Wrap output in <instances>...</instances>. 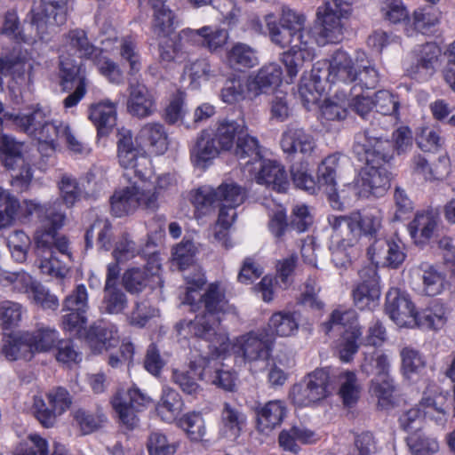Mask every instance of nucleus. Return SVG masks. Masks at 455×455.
Here are the masks:
<instances>
[{
	"label": "nucleus",
	"instance_id": "obj_7",
	"mask_svg": "<svg viewBox=\"0 0 455 455\" xmlns=\"http://www.w3.org/2000/svg\"><path fill=\"white\" fill-rule=\"evenodd\" d=\"M331 394L330 372L320 368L305 375L294 384L290 391L292 403L299 407H307L318 403Z\"/></svg>",
	"mask_w": 455,
	"mask_h": 455
},
{
	"label": "nucleus",
	"instance_id": "obj_21",
	"mask_svg": "<svg viewBox=\"0 0 455 455\" xmlns=\"http://www.w3.org/2000/svg\"><path fill=\"white\" fill-rule=\"evenodd\" d=\"M62 46L68 54L90 60L101 50L90 42L86 31L82 28L70 29L64 34Z\"/></svg>",
	"mask_w": 455,
	"mask_h": 455
},
{
	"label": "nucleus",
	"instance_id": "obj_40",
	"mask_svg": "<svg viewBox=\"0 0 455 455\" xmlns=\"http://www.w3.org/2000/svg\"><path fill=\"white\" fill-rule=\"evenodd\" d=\"M24 340L28 342L31 353L46 352L56 346L59 338L55 329L41 326L33 332H25Z\"/></svg>",
	"mask_w": 455,
	"mask_h": 455
},
{
	"label": "nucleus",
	"instance_id": "obj_9",
	"mask_svg": "<svg viewBox=\"0 0 455 455\" xmlns=\"http://www.w3.org/2000/svg\"><path fill=\"white\" fill-rule=\"evenodd\" d=\"M272 341L264 331H251L234 340L232 350L245 363L267 361L270 355Z\"/></svg>",
	"mask_w": 455,
	"mask_h": 455
},
{
	"label": "nucleus",
	"instance_id": "obj_11",
	"mask_svg": "<svg viewBox=\"0 0 455 455\" xmlns=\"http://www.w3.org/2000/svg\"><path fill=\"white\" fill-rule=\"evenodd\" d=\"M149 401L150 398L148 395L133 387L117 392L112 400V404L121 422L129 429H133L139 425L137 412Z\"/></svg>",
	"mask_w": 455,
	"mask_h": 455
},
{
	"label": "nucleus",
	"instance_id": "obj_43",
	"mask_svg": "<svg viewBox=\"0 0 455 455\" xmlns=\"http://www.w3.org/2000/svg\"><path fill=\"white\" fill-rule=\"evenodd\" d=\"M314 437V433L305 427H291L289 429H283L278 436V443L281 448L286 451L298 453L299 446L298 443H308Z\"/></svg>",
	"mask_w": 455,
	"mask_h": 455
},
{
	"label": "nucleus",
	"instance_id": "obj_10",
	"mask_svg": "<svg viewBox=\"0 0 455 455\" xmlns=\"http://www.w3.org/2000/svg\"><path fill=\"white\" fill-rule=\"evenodd\" d=\"M46 400H35L36 417L44 427H51L57 418L70 407L72 397L67 389L58 387L46 394Z\"/></svg>",
	"mask_w": 455,
	"mask_h": 455
},
{
	"label": "nucleus",
	"instance_id": "obj_18",
	"mask_svg": "<svg viewBox=\"0 0 455 455\" xmlns=\"http://www.w3.org/2000/svg\"><path fill=\"white\" fill-rule=\"evenodd\" d=\"M159 269V264L151 268L148 267H129L122 275V286L130 294H140L147 287H154L155 283H160Z\"/></svg>",
	"mask_w": 455,
	"mask_h": 455
},
{
	"label": "nucleus",
	"instance_id": "obj_6",
	"mask_svg": "<svg viewBox=\"0 0 455 455\" xmlns=\"http://www.w3.org/2000/svg\"><path fill=\"white\" fill-rule=\"evenodd\" d=\"M350 12L349 4L344 0H327L317 10L319 23L315 28V42L319 45L336 44L342 40L344 24L342 20Z\"/></svg>",
	"mask_w": 455,
	"mask_h": 455
},
{
	"label": "nucleus",
	"instance_id": "obj_5",
	"mask_svg": "<svg viewBox=\"0 0 455 455\" xmlns=\"http://www.w3.org/2000/svg\"><path fill=\"white\" fill-rule=\"evenodd\" d=\"M220 317L199 312L194 320H181L175 324L178 336L189 335L209 342V347L218 354L225 353L229 347L228 337L220 329Z\"/></svg>",
	"mask_w": 455,
	"mask_h": 455
},
{
	"label": "nucleus",
	"instance_id": "obj_48",
	"mask_svg": "<svg viewBox=\"0 0 455 455\" xmlns=\"http://www.w3.org/2000/svg\"><path fill=\"white\" fill-rule=\"evenodd\" d=\"M97 237V245L105 251L112 246L113 231L112 225L108 220L98 219L86 231L85 242L87 247H92L93 236Z\"/></svg>",
	"mask_w": 455,
	"mask_h": 455
},
{
	"label": "nucleus",
	"instance_id": "obj_31",
	"mask_svg": "<svg viewBox=\"0 0 455 455\" xmlns=\"http://www.w3.org/2000/svg\"><path fill=\"white\" fill-rule=\"evenodd\" d=\"M339 165V158L336 156H329L318 167V185L328 194L331 206L339 209L340 204L338 200L336 189V172Z\"/></svg>",
	"mask_w": 455,
	"mask_h": 455
},
{
	"label": "nucleus",
	"instance_id": "obj_54",
	"mask_svg": "<svg viewBox=\"0 0 455 455\" xmlns=\"http://www.w3.org/2000/svg\"><path fill=\"white\" fill-rule=\"evenodd\" d=\"M60 197L63 204L70 208L81 199L82 188L77 180L70 174L64 173L58 181Z\"/></svg>",
	"mask_w": 455,
	"mask_h": 455
},
{
	"label": "nucleus",
	"instance_id": "obj_4",
	"mask_svg": "<svg viewBox=\"0 0 455 455\" xmlns=\"http://www.w3.org/2000/svg\"><path fill=\"white\" fill-rule=\"evenodd\" d=\"M374 119L363 132L355 135L353 152L359 161L378 164L389 163L394 156V141L388 128Z\"/></svg>",
	"mask_w": 455,
	"mask_h": 455
},
{
	"label": "nucleus",
	"instance_id": "obj_61",
	"mask_svg": "<svg viewBox=\"0 0 455 455\" xmlns=\"http://www.w3.org/2000/svg\"><path fill=\"white\" fill-rule=\"evenodd\" d=\"M196 376L201 378L200 372H196L194 365H191L189 370H173L172 379L184 393L196 395L201 392V387Z\"/></svg>",
	"mask_w": 455,
	"mask_h": 455
},
{
	"label": "nucleus",
	"instance_id": "obj_35",
	"mask_svg": "<svg viewBox=\"0 0 455 455\" xmlns=\"http://www.w3.org/2000/svg\"><path fill=\"white\" fill-rule=\"evenodd\" d=\"M154 10L152 29L157 36H171L173 32L174 14L165 5V0H148Z\"/></svg>",
	"mask_w": 455,
	"mask_h": 455
},
{
	"label": "nucleus",
	"instance_id": "obj_20",
	"mask_svg": "<svg viewBox=\"0 0 455 455\" xmlns=\"http://www.w3.org/2000/svg\"><path fill=\"white\" fill-rule=\"evenodd\" d=\"M378 263L397 268L404 261L406 255L400 243L385 238L376 239L368 250Z\"/></svg>",
	"mask_w": 455,
	"mask_h": 455
},
{
	"label": "nucleus",
	"instance_id": "obj_50",
	"mask_svg": "<svg viewBox=\"0 0 455 455\" xmlns=\"http://www.w3.org/2000/svg\"><path fill=\"white\" fill-rule=\"evenodd\" d=\"M243 133L233 148L235 155L242 160L249 158L245 164H252L260 160L259 140L249 134L247 125L243 129Z\"/></svg>",
	"mask_w": 455,
	"mask_h": 455
},
{
	"label": "nucleus",
	"instance_id": "obj_59",
	"mask_svg": "<svg viewBox=\"0 0 455 455\" xmlns=\"http://www.w3.org/2000/svg\"><path fill=\"white\" fill-rule=\"evenodd\" d=\"M20 209L19 200L0 187V228L12 223Z\"/></svg>",
	"mask_w": 455,
	"mask_h": 455
},
{
	"label": "nucleus",
	"instance_id": "obj_14",
	"mask_svg": "<svg viewBox=\"0 0 455 455\" xmlns=\"http://www.w3.org/2000/svg\"><path fill=\"white\" fill-rule=\"evenodd\" d=\"M358 274L361 282L353 291L355 305L361 310L372 308L380 296L377 267L368 265L362 267Z\"/></svg>",
	"mask_w": 455,
	"mask_h": 455
},
{
	"label": "nucleus",
	"instance_id": "obj_30",
	"mask_svg": "<svg viewBox=\"0 0 455 455\" xmlns=\"http://www.w3.org/2000/svg\"><path fill=\"white\" fill-rule=\"evenodd\" d=\"M246 122L243 117L223 119L217 124L212 132L223 151L233 149L240 135H243Z\"/></svg>",
	"mask_w": 455,
	"mask_h": 455
},
{
	"label": "nucleus",
	"instance_id": "obj_36",
	"mask_svg": "<svg viewBox=\"0 0 455 455\" xmlns=\"http://www.w3.org/2000/svg\"><path fill=\"white\" fill-rule=\"evenodd\" d=\"M228 64L235 70L251 68L259 63L257 51L251 46L236 43L227 53Z\"/></svg>",
	"mask_w": 455,
	"mask_h": 455
},
{
	"label": "nucleus",
	"instance_id": "obj_49",
	"mask_svg": "<svg viewBox=\"0 0 455 455\" xmlns=\"http://www.w3.org/2000/svg\"><path fill=\"white\" fill-rule=\"evenodd\" d=\"M245 421L246 417L238 407L228 403H223L220 422L223 430L227 434H229L230 436L236 437L239 435Z\"/></svg>",
	"mask_w": 455,
	"mask_h": 455
},
{
	"label": "nucleus",
	"instance_id": "obj_45",
	"mask_svg": "<svg viewBox=\"0 0 455 455\" xmlns=\"http://www.w3.org/2000/svg\"><path fill=\"white\" fill-rule=\"evenodd\" d=\"M183 401L180 394L170 387H164L157 403L156 411L163 419L173 420L182 411Z\"/></svg>",
	"mask_w": 455,
	"mask_h": 455
},
{
	"label": "nucleus",
	"instance_id": "obj_60",
	"mask_svg": "<svg viewBox=\"0 0 455 455\" xmlns=\"http://www.w3.org/2000/svg\"><path fill=\"white\" fill-rule=\"evenodd\" d=\"M202 379L217 386L227 391H231L235 386V376L229 371H223L217 367L212 371V367L207 365L200 371Z\"/></svg>",
	"mask_w": 455,
	"mask_h": 455
},
{
	"label": "nucleus",
	"instance_id": "obj_47",
	"mask_svg": "<svg viewBox=\"0 0 455 455\" xmlns=\"http://www.w3.org/2000/svg\"><path fill=\"white\" fill-rule=\"evenodd\" d=\"M339 395L343 404L351 407L357 403L361 394V385L357 377L353 371H344L339 376Z\"/></svg>",
	"mask_w": 455,
	"mask_h": 455
},
{
	"label": "nucleus",
	"instance_id": "obj_56",
	"mask_svg": "<svg viewBox=\"0 0 455 455\" xmlns=\"http://www.w3.org/2000/svg\"><path fill=\"white\" fill-rule=\"evenodd\" d=\"M380 13L385 21L390 24H400L409 20L407 7L402 0H383Z\"/></svg>",
	"mask_w": 455,
	"mask_h": 455
},
{
	"label": "nucleus",
	"instance_id": "obj_46",
	"mask_svg": "<svg viewBox=\"0 0 455 455\" xmlns=\"http://www.w3.org/2000/svg\"><path fill=\"white\" fill-rule=\"evenodd\" d=\"M158 37L160 38L158 51L161 62L181 63L187 60L188 51L182 47L176 36L174 37H170V36Z\"/></svg>",
	"mask_w": 455,
	"mask_h": 455
},
{
	"label": "nucleus",
	"instance_id": "obj_57",
	"mask_svg": "<svg viewBox=\"0 0 455 455\" xmlns=\"http://www.w3.org/2000/svg\"><path fill=\"white\" fill-rule=\"evenodd\" d=\"M72 415L74 422L84 435L98 430L105 421V417L102 413H92L82 408L76 409Z\"/></svg>",
	"mask_w": 455,
	"mask_h": 455
},
{
	"label": "nucleus",
	"instance_id": "obj_3",
	"mask_svg": "<svg viewBox=\"0 0 455 455\" xmlns=\"http://www.w3.org/2000/svg\"><path fill=\"white\" fill-rule=\"evenodd\" d=\"M386 313L400 327L441 329L446 322L445 309L438 303L417 312L409 296L398 289H391L386 297Z\"/></svg>",
	"mask_w": 455,
	"mask_h": 455
},
{
	"label": "nucleus",
	"instance_id": "obj_13",
	"mask_svg": "<svg viewBox=\"0 0 455 455\" xmlns=\"http://www.w3.org/2000/svg\"><path fill=\"white\" fill-rule=\"evenodd\" d=\"M356 64L350 56L342 50L336 51L328 66V68L321 74L320 68L312 69V77L317 83L326 79L331 84L342 83L345 84L353 83L355 77Z\"/></svg>",
	"mask_w": 455,
	"mask_h": 455
},
{
	"label": "nucleus",
	"instance_id": "obj_27",
	"mask_svg": "<svg viewBox=\"0 0 455 455\" xmlns=\"http://www.w3.org/2000/svg\"><path fill=\"white\" fill-rule=\"evenodd\" d=\"M441 55L440 47L435 43H427L420 50L419 58L416 64L408 69V75L417 80H426L435 72L438 57Z\"/></svg>",
	"mask_w": 455,
	"mask_h": 455
},
{
	"label": "nucleus",
	"instance_id": "obj_41",
	"mask_svg": "<svg viewBox=\"0 0 455 455\" xmlns=\"http://www.w3.org/2000/svg\"><path fill=\"white\" fill-rule=\"evenodd\" d=\"M111 212L116 217L128 215L138 209L134 183L116 191L110 198Z\"/></svg>",
	"mask_w": 455,
	"mask_h": 455
},
{
	"label": "nucleus",
	"instance_id": "obj_1",
	"mask_svg": "<svg viewBox=\"0 0 455 455\" xmlns=\"http://www.w3.org/2000/svg\"><path fill=\"white\" fill-rule=\"evenodd\" d=\"M61 203L55 201L49 205H40L34 201L26 200L20 209L25 216L38 213L41 226L34 237L36 256L35 266L44 275L63 277L67 271L64 258L70 259L68 242L60 235L58 230L62 228L66 214L60 210Z\"/></svg>",
	"mask_w": 455,
	"mask_h": 455
},
{
	"label": "nucleus",
	"instance_id": "obj_32",
	"mask_svg": "<svg viewBox=\"0 0 455 455\" xmlns=\"http://www.w3.org/2000/svg\"><path fill=\"white\" fill-rule=\"evenodd\" d=\"M221 150L213 133L204 130L198 135L191 150V157L196 165L204 168L205 164L218 156Z\"/></svg>",
	"mask_w": 455,
	"mask_h": 455
},
{
	"label": "nucleus",
	"instance_id": "obj_53",
	"mask_svg": "<svg viewBox=\"0 0 455 455\" xmlns=\"http://www.w3.org/2000/svg\"><path fill=\"white\" fill-rule=\"evenodd\" d=\"M406 443L412 455H433L439 450L438 441L420 430L409 435Z\"/></svg>",
	"mask_w": 455,
	"mask_h": 455
},
{
	"label": "nucleus",
	"instance_id": "obj_12",
	"mask_svg": "<svg viewBox=\"0 0 455 455\" xmlns=\"http://www.w3.org/2000/svg\"><path fill=\"white\" fill-rule=\"evenodd\" d=\"M245 197V189L241 186L234 182L222 183L216 189L206 188L198 189L193 196V203L204 207L220 202L225 206L236 208L243 203Z\"/></svg>",
	"mask_w": 455,
	"mask_h": 455
},
{
	"label": "nucleus",
	"instance_id": "obj_38",
	"mask_svg": "<svg viewBox=\"0 0 455 455\" xmlns=\"http://www.w3.org/2000/svg\"><path fill=\"white\" fill-rule=\"evenodd\" d=\"M299 320L300 315L298 312L279 311L272 315L268 326L276 335L290 337L298 331Z\"/></svg>",
	"mask_w": 455,
	"mask_h": 455
},
{
	"label": "nucleus",
	"instance_id": "obj_55",
	"mask_svg": "<svg viewBox=\"0 0 455 455\" xmlns=\"http://www.w3.org/2000/svg\"><path fill=\"white\" fill-rule=\"evenodd\" d=\"M371 393L378 398V404L387 408L393 403L395 385L393 379L388 375L385 377H374L371 381Z\"/></svg>",
	"mask_w": 455,
	"mask_h": 455
},
{
	"label": "nucleus",
	"instance_id": "obj_16",
	"mask_svg": "<svg viewBox=\"0 0 455 455\" xmlns=\"http://www.w3.org/2000/svg\"><path fill=\"white\" fill-rule=\"evenodd\" d=\"M117 157L119 164L124 169L132 170L134 176L140 182L146 179L142 171L138 167L140 161H147L144 154L133 145L132 133L129 130L122 129L118 132Z\"/></svg>",
	"mask_w": 455,
	"mask_h": 455
},
{
	"label": "nucleus",
	"instance_id": "obj_44",
	"mask_svg": "<svg viewBox=\"0 0 455 455\" xmlns=\"http://www.w3.org/2000/svg\"><path fill=\"white\" fill-rule=\"evenodd\" d=\"M60 84L63 91H71L74 86L87 85L85 70L80 64L68 60H60Z\"/></svg>",
	"mask_w": 455,
	"mask_h": 455
},
{
	"label": "nucleus",
	"instance_id": "obj_62",
	"mask_svg": "<svg viewBox=\"0 0 455 455\" xmlns=\"http://www.w3.org/2000/svg\"><path fill=\"white\" fill-rule=\"evenodd\" d=\"M179 426L192 441H201L206 432L204 418L197 412L184 415L180 419Z\"/></svg>",
	"mask_w": 455,
	"mask_h": 455
},
{
	"label": "nucleus",
	"instance_id": "obj_22",
	"mask_svg": "<svg viewBox=\"0 0 455 455\" xmlns=\"http://www.w3.org/2000/svg\"><path fill=\"white\" fill-rule=\"evenodd\" d=\"M255 413L259 431L267 434L280 426L286 416L287 408L284 402L273 400L259 404L255 408Z\"/></svg>",
	"mask_w": 455,
	"mask_h": 455
},
{
	"label": "nucleus",
	"instance_id": "obj_2",
	"mask_svg": "<svg viewBox=\"0 0 455 455\" xmlns=\"http://www.w3.org/2000/svg\"><path fill=\"white\" fill-rule=\"evenodd\" d=\"M379 210L355 211L347 215H331L328 223L332 229L334 248L332 261L338 267H347L359 254L362 235L376 237L382 227Z\"/></svg>",
	"mask_w": 455,
	"mask_h": 455
},
{
	"label": "nucleus",
	"instance_id": "obj_25",
	"mask_svg": "<svg viewBox=\"0 0 455 455\" xmlns=\"http://www.w3.org/2000/svg\"><path fill=\"white\" fill-rule=\"evenodd\" d=\"M439 224V213L436 211L429 210L417 213L408 228L417 243H425L437 234Z\"/></svg>",
	"mask_w": 455,
	"mask_h": 455
},
{
	"label": "nucleus",
	"instance_id": "obj_52",
	"mask_svg": "<svg viewBox=\"0 0 455 455\" xmlns=\"http://www.w3.org/2000/svg\"><path fill=\"white\" fill-rule=\"evenodd\" d=\"M128 307L126 294L118 287L104 288L100 311L108 315H119Z\"/></svg>",
	"mask_w": 455,
	"mask_h": 455
},
{
	"label": "nucleus",
	"instance_id": "obj_39",
	"mask_svg": "<svg viewBox=\"0 0 455 455\" xmlns=\"http://www.w3.org/2000/svg\"><path fill=\"white\" fill-rule=\"evenodd\" d=\"M60 10V8L53 3H46V1L42 0L39 10L31 11V22L33 25L36 26L37 29H44L48 26H61L67 21V8L63 6L61 8L63 15V20L61 22L57 20V15Z\"/></svg>",
	"mask_w": 455,
	"mask_h": 455
},
{
	"label": "nucleus",
	"instance_id": "obj_64",
	"mask_svg": "<svg viewBox=\"0 0 455 455\" xmlns=\"http://www.w3.org/2000/svg\"><path fill=\"white\" fill-rule=\"evenodd\" d=\"M146 446L149 455H174L177 451L176 444L160 432L150 433Z\"/></svg>",
	"mask_w": 455,
	"mask_h": 455
},
{
	"label": "nucleus",
	"instance_id": "obj_42",
	"mask_svg": "<svg viewBox=\"0 0 455 455\" xmlns=\"http://www.w3.org/2000/svg\"><path fill=\"white\" fill-rule=\"evenodd\" d=\"M23 144L14 138L1 134L0 136V158L4 166L9 170H14L24 163L22 156Z\"/></svg>",
	"mask_w": 455,
	"mask_h": 455
},
{
	"label": "nucleus",
	"instance_id": "obj_8",
	"mask_svg": "<svg viewBox=\"0 0 455 455\" xmlns=\"http://www.w3.org/2000/svg\"><path fill=\"white\" fill-rule=\"evenodd\" d=\"M185 278L188 287L186 288L183 303L193 305L197 300V291L204 285L205 280L199 274L192 279L189 276ZM198 303L202 313L208 315L220 316L226 310L228 302L220 286L216 283H212L206 291L198 297Z\"/></svg>",
	"mask_w": 455,
	"mask_h": 455
},
{
	"label": "nucleus",
	"instance_id": "obj_28",
	"mask_svg": "<svg viewBox=\"0 0 455 455\" xmlns=\"http://www.w3.org/2000/svg\"><path fill=\"white\" fill-rule=\"evenodd\" d=\"M86 340L94 352L100 353L118 342L117 329L111 323L98 322L88 330Z\"/></svg>",
	"mask_w": 455,
	"mask_h": 455
},
{
	"label": "nucleus",
	"instance_id": "obj_33",
	"mask_svg": "<svg viewBox=\"0 0 455 455\" xmlns=\"http://www.w3.org/2000/svg\"><path fill=\"white\" fill-rule=\"evenodd\" d=\"M89 118L97 127L100 135H107L116 124V103L106 100L92 105Z\"/></svg>",
	"mask_w": 455,
	"mask_h": 455
},
{
	"label": "nucleus",
	"instance_id": "obj_29",
	"mask_svg": "<svg viewBox=\"0 0 455 455\" xmlns=\"http://www.w3.org/2000/svg\"><path fill=\"white\" fill-rule=\"evenodd\" d=\"M259 184L265 185L278 192H283L289 186L284 167L276 161L264 160L256 177Z\"/></svg>",
	"mask_w": 455,
	"mask_h": 455
},
{
	"label": "nucleus",
	"instance_id": "obj_34",
	"mask_svg": "<svg viewBox=\"0 0 455 455\" xmlns=\"http://www.w3.org/2000/svg\"><path fill=\"white\" fill-rule=\"evenodd\" d=\"M414 273L422 279V291L427 296H435L443 289L445 275L436 267L427 262L420 263Z\"/></svg>",
	"mask_w": 455,
	"mask_h": 455
},
{
	"label": "nucleus",
	"instance_id": "obj_24",
	"mask_svg": "<svg viewBox=\"0 0 455 455\" xmlns=\"http://www.w3.org/2000/svg\"><path fill=\"white\" fill-rule=\"evenodd\" d=\"M387 164H371L365 163L362 168L363 186L368 188L374 196H382L390 188L391 172L387 168Z\"/></svg>",
	"mask_w": 455,
	"mask_h": 455
},
{
	"label": "nucleus",
	"instance_id": "obj_58",
	"mask_svg": "<svg viewBox=\"0 0 455 455\" xmlns=\"http://www.w3.org/2000/svg\"><path fill=\"white\" fill-rule=\"evenodd\" d=\"M272 19L273 15L271 14L266 17L267 28L271 42L281 48L287 46L297 47V44L300 43V41H294L295 36Z\"/></svg>",
	"mask_w": 455,
	"mask_h": 455
},
{
	"label": "nucleus",
	"instance_id": "obj_26",
	"mask_svg": "<svg viewBox=\"0 0 455 455\" xmlns=\"http://www.w3.org/2000/svg\"><path fill=\"white\" fill-rule=\"evenodd\" d=\"M315 57L313 41H303L297 44V47H290L282 54L288 76L292 80L306 62H311Z\"/></svg>",
	"mask_w": 455,
	"mask_h": 455
},
{
	"label": "nucleus",
	"instance_id": "obj_17",
	"mask_svg": "<svg viewBox=\"0 0 455 455\" xmlns=\"http://www.w3.org/2000/svg\"><path fill=\"white\" fill-rule=\"evenodd\" d=\"M283 80V70L277 63L262 66L256 74L249 76L246 86L251 97L273 92Z\"/></svg>",
	"mask_w": 455,
	"mask_h": 455
},
{
	"label": "nucleus",
	"instance_id": "obj_19",
	"mask_svg": "<svg viewBox=\"0 0 455 455\" xmlns=\"http://www.w3.org/2000/svg\"><path fill=\"white\" fill-rule=\"evenodd\" d=\"M127 112L138 118H146L156 111V101L148 89L140 84H130Z\"/></svg>",
	"mask_w": 455,
	"mask_h": 455
},
{
	"label": "nucleus",
	"instance_id": "obj_23",
	"mask_svg": "<svg viewBox=\"0 0 455 455\" xmlns=\"http://www.w3.org/2000/svg\"><path fill=\"white\" fill-rule=\"evenodd\" d=\"M142 147L156 155L164 154L169 147V137L164 126L160 123H147L140 130L136 137Z\"/></svg>",
	"mask_w": 455,
	"mask_h": 455
},
{
	"label": "nucleus",
	"instance_id": "obj_63",
	"mask_svg": "<svg viewBox=\"0 0 455 455\" xmlns=\"http://www.w3.org/2000/svg\"><path fill=\"white\" fill-rule=\"evenodd\" d=\"M46 119L45 113L41 108H36L29 114L14 116L13 123L22 132L32 137Z\"/></svg>",
	"mask_w": 455,
	"mask_h": 455
},
{
	"label": "nucleus",
	"instance_id": "obj_37",
	"mask_svg": "<svg viewBox=\"0 0 455 455\" xmlns=\"http://www.w3.org/2000/svg\"><path fill=\"white\" fill-rule=\"evenodd\" d=\"M280 25L295 36L294 41H313L310 32L306 29V16L288 7L282 9Z\"/></svg>",
	"mask_w": 455,
	"mask_h": 455
},
{
	"label": "nucleus",
	"instance_id": "obj_15",
	"mask_svg": "<svg viewBox=\"0 0 455 455\" xmlns=\"http://www.w3.org/2000/svg\"><path fill=\"white\" fill-rule=\"evenodd\" d=\"M280 146L291 159H295L298 155L302 158H308L316 148L314 137L304 129L296 126H289L283 132Z\"/></svg>",
	"mask_w": 455,
	"mask_h": 455
},
{
	"label": "nucleus",
	"instance_id": "obj_51",
	"mask_svg": "<svg viewBox=\"0 0 455 455\" xmlns=\"http://www.w3.org/2000/svg\"><path fill=\"white\" fill-rule=\"evenodd\" d=\"M2 351L4 356L11 361L18 359L30 360L32 358L28 342L24 340V333L19 336L11 334L5 337Z\"/></svg>",
	"mask_w": 455,
	"mask_h": 455
}]
</instances>
